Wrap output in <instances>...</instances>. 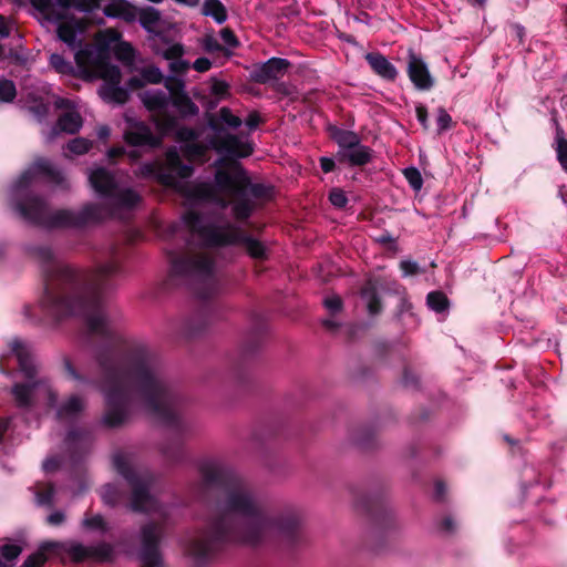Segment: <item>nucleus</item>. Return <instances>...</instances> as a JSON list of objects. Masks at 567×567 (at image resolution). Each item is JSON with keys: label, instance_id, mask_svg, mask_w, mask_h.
I'll return each instance as SVG.
<instances>
[{"label": "nucleus", "instance_id": "10", "mask_svg": "<svg viewBox=\"0 0 567 567\" xmlns=\"http://www.w3.org/2000/svg\"><path fill=\"white\" fill-rule=\"evenodd\" d=\"M144 106L152 113L157 130L165 134L175 127V117L172 114L171 92L161 89H150L141 93Z\"/></svg>", "mask_w": 567, "mask_h": 567}, {"label": "nucleus", "instance_id": "2", "mask_svg": "<svg viewBox=\"0 0 567 567\" xmlns=\"http://www.w3.org/2000/svg\"><path fill=\"white\" fill-rule=\"evenodd\" d=\"M199 472L204 485L220 489L224 496L217 516L187 537L185 547L189 556L202 561L228 543L259 546L272 540L292 543L297 538L300 516L296 511L274 513L262 496L220 461H203Z\"/></svg>", "mask_w": 567, "mask_h": 567}, {"label": "nucleus", "instance_id": "9", "mask_svg": "<svg viewBox=\"0 0 567 567\" xmlns=\"http://www.w3.org/2000/svg\"><path fill=\"white\" fill-rule=\"evenodd\" d=\"M74 51V60L80 74L85 79H102L99 95L106 103L124 104L128 91L121 86V72L116 65L105 63V50L92 45H81Z\"/></svg>", "mask_w": 567, "mask_h": 567}, {"label": "nucleus", "instance_id": "40", "mask_svg": "<svg viewBox=\"0 0 567 567\" xmlns=\"http://www.w3.org/2000/svg\"><path fill=\"white\" fill-rule=\"evenodd\" d=\"M183 54H184V47L181 43L168 44L162 51L163 58L168 60L169 62L173 61V60H176L178 58H182Z\"/></svg>", "mask_w": 567, "mask_h": 567}, {"label": "nucleus", "instance_id": "20", "mask_svg": "<svg viewBox=\"0 0 567 567\" xmlns=\"http://www.w3.org/2000/svg\"><path fill=\"white\" fill-rule=\"evenodd\" d=\"M371 69L381 78L385 80H394L398 75L395 66L380 53H368L365 55Z\"/></svg>", "mask_w": 567, "mask_h": 567}, {"label": "nucleus", "instance_id": "59", "mask_svg": "<svg viewBox=\"0 0 567 567\" xmlns=\"http://www.w3.org/2000/svg\"><path fill=\"white\" fill-rule=\"evenodd\" d=\"M111 135V130L107 125H100L96 128V136L102 140L106 141Z\"/></svg>", "mask_w": 567, "mask_h": 567}, {"label": "nucleus", "instance_id": "64", "mask_svg": "<svg viewBox=\"0 0 567 567\" xmlns=\"http://www.w3.org/2000/svg\"><path fill=\"white\" fill-rule=\"evenodd\" d=\"M322 323L324 327H327L330 330H334L339 326V323L337 321H334L333 319H324L322 321Z\"/></svg>", "mask_w": 567, "mask_h": 567}, {"label": "nucleus", "instance_id": "5", "mask_svg": "<svg viewBox=\"0 0 567 567\" xmlns=\"http://www.w3.org/2000/svg\"><path fill=\"white\" fill-rule=\"evenodd\" d=\"M181 226L189 238L185 249L167 250L169 272L202 299L215 296L220 289L216 264L208 248L243 241L251 257L261 259L266 256V247L260 241L244 236L225 216H202L196 210H188Z\"/></svg>", "mask_w": 567, "mask_h": 567}, {"label": "nucleus", "instance_id": "12", "mask_svg": "<svg viewBox=\"0 0 567 567\" xmlns=\"http://www.w3.org/2000/svg\"><path fill=\"white\" fill-rule=\"evenodd\" d=\"M56 109L62 110L63 113L59 116L55 127H53L47 136L49 142L53 141L59 131L66 134H75L83 125V120L78 111L76 102L65 97H56L54 100Z\"/></svg>", "mask_w": 567, "mask_h": 567}, {"label": "nucleus", "instance_id": "48", "mask_svg": "<svg viewBox=\"0 0 567 567\" xmlns=\"http://www.w3.org/2000/svg\"><path fill=\"white\" fill-rule=\"evenodd\" d=\"M400 269L402 270L403 276H411V275L417 274L420 270V267H419L417 262H415L413 260H402L400 262Z\"/></svg>", "mask_w": 567, "mask_h": 567}, {"label": "nucleus", "instance_id": "23", "mask_svg": "<svg viewBox=\"0 0 567 567\" xmlns=\"http://www.w3.org/2000/svg\"><path fill=\"white\" fill-rule=\"evenodd\" d=\"M202 12L204 16L212 17L219 24L227 19L226 9L219 0H204Z\"/></svg>", "mask_w": 567, "mask_h": 567}, {"label": "nucleus", "instance_id": "52", "mask_svg": "<svg viewBox=\"0 0 567 567\" xmlns=\"http://www.w3.org/2000/svg\"><path fill=\"white\" fill-rule=\"evenodd\" d=\"M65 519V515L61 511H55L52 514H50L47 518L48 524L58 526L61 525Z\"/></svg>", "mask_w": 567, "mask_h": 567}, {"label": "nucleus", "instance_id": "38", "mask_svg": "<svg viewBox=\"0 0 567 567\" xmlns=\"http://www.w3.org/2000/svg\"><path fill=\"white\" fill-rule=\"evenodd\" d=\"M452 117L446 112L445 109L439 107L436 111V125H437V133L441 134L442 132L449 130L452 127Z\"/></svg>", "mask_w": 567, "mask_h": 567}, {"label": "nucleus", "instance_id": "49", "mask_svg": "<svg viewBox=\"0 0 567 567\" xmlns=\"http://www.w3.org/2000/svg\"><path fill=\"white\" fill-rule=\"evenodd\" d=\"M12 432V420L10 417L0 420V442L3 440L6 435H9Z\"/></svg>", "mask_w": 567, "mask_h": 567}, {"label": "nucleus", "instance_id": "61", "mask_svg": "<svg viewBox=\"0 0 567 567\" xmlns=\"http://www.w3.org/2000/svg\"><path fill=\"white\" fill-rule=\"evenodd\" d=\"M181 136L187 141H194L196 138V133L194 130L184 128L179 132Z\"/></svg>", "mask_w": 567, "mask_h": 567}, {"label": "nucleus", "instance_id": "21", "mask_svg": "<svg viewBox=\"0 0 567 567\" xmlns=\"http://www.w3.org/2000/svg\"><path fill=\"white\" fill-rule=\"evenodd\" d=\"M121 38L122 35L117 30L107 28L97 32V45H91L95 49L105 50V63H110V49L114 48L121 41Z\"/></svg>", "mask_w": 567, "mask_h": 567}, {"label": "nucleus", "instance_id": "30", "mask_svg": "<svg viewBox=\"0 0 567 567\" xmlns=\"http://www.w3.org/2000/svg\"><path fill=\"white\" fill-rule=\"evenodd\" d=\"M86 529L104 534L109 530V525L102 515L85 516L82 522Z\"/></svg>", "mask_w": 567, "mask_h": 567}, {"label": "nucleus", "instance_id": "58", "mask_svg": "<svg viewBox=\"0 0 567 567\" xmlns=\"http://www.w3.org/2000/svg\"><path fill=\"white\" fill-rule=\"evenodd\" d=\"M320 165L324 173H329L334 168V159L330 157H321Z\"/></svg>", "mask_w": 567, "mask_h": 567}, {"label": "nucleus", "instance_id": "47", "mask_svg": "<svg viewBox=\"0 0 567 567\" xmlns=\"http://www.w3.org/2000/svg\"><path fill=\"white\" fill-rule=\"evenodd\" d=\"M556 152L561 167L567 172V140L563 137L557 140Z\"/></svg>", "mask_w": 567, "mask_h": 567}, {"label": "nucleus", "instance_id": "63", "mask_svg": "<svg viewBox=\"0 0 567 567\" xmlns=\"http://www.w3.org/2000/svg\"><path fill=\"white\" fill-rule=\"evenodd\" d=\"M512 29L515 32L516 37L519 39V41H522L524 37V28L519 24H514Z\"/></svg>", "mask_w": 567, "mask_h": 567}, {"label": "nucleus", "instance_id": "18", "mask_svg": "<svg viewBox=\"0 0 567 567\" xmlns=\"http://www.w3.org/2000/svg\"><path fill=\"white\" fill-rule=\"evenodd\" d=\"M385 287L377 279L369 280L361 290V297L367 303L370 315L374 316L381 312L382 306L379 299V290H384Z\"/></svg>", "mask_w": 567, "mask_h": 567}, {"label": "nucleus", "instance_id": "8", "mask_svg": "<svg viewBox=\"0 0 567 567\" xmlns=\"http://www.w3.org/2000/svg\"><path fill=\"white\" fill-rule=\"evenodd\" d=\"M44 20L56 25L58 38L71 50L81 47L78 35L82 23L71 14V9L92 12L101 8L105 17L133 22L136 19L135 8L126 0H109L101 6L100 0H30Z\"/></svg>", "mask_w": 567, "mask_h": 567}, {"label": "nucleus", "instance_id": "46", "mask_svg": "<svg viewBox=\"0 0 567 567\" xmlns=\"http://www.w3.org/2000/svg\"><path fill=\"white\" fill-rule=\"evenodd\" d=\"M323 305L331 315H336L342 309V300L337 295L326 297Z\"/></svg>", "mask_w": 567, "mask_h": 567}, {"label": "nucleus", "instance_id": "3", "mask_svg": "<svg viewBox=\"0 0 567 567\" xmlns=\"http://www.w3.org/2000/svg\"><path fill=\"white\" fill-rule=\"evenodd\" d=\"M91 187L103 200L86 204L80 210H52L43 198L33 193V186L44 179L54 186L66 188L68 179L49 159L39 158L27 168L10 188V204L25 221L48 229L82 228L105 217L125 218L142 202L140 192L123 182V174L104 167L89 171Z\"/></svg>", "mask_w": 567, "mask_h": 567}, {"label": "nucleus", "instance_id": "6", "mask_svg": "<svg viewBox=\"0 0 567 567\" xmlns=\"http://www.w3.org/2000/svg\"><path fill=\"white\" fill-rule=\"evenodd\" d=\"M7 348L0 354V372L8 373V360L13 355L23 378L21 381H16L11 389L12 399L19 409L31 411L40 400H43L45 405L54 411L56 420L62 423H72L82 415L87 406L86 396L83 393L73 392L59 400L58 391L50 379L40 375L29 342L13 337L8 340Z\"/></svg>", "mask_w": 567, "mask_h": 567}, {"label": "nucleus", "instance_id": "43", "mask_svg": "<svg viewBox=\"0 0 567 567\" xmlns=\"http://www.w3.org/2000/svg\"><path fill=\"white\" fill-rule=\"evenodd\" d=\"M21 546L17 544H4L0 548L1 556L6 560H13L21 554Z\"/></svg>", "mask_w": 567, "mask_h": 567}, {"label": "nucleus", "instance_id": "35", "mask_svg": "<svg viewBox=\"0 0 567 567\" xmlns=\"http://www.w3.org/2000/svg\"><path fill=\"white\" fill-rule=\"evenodd\" d=\"M54 495L55 488L51 484L43 486V488L35 493L37 502L40 505H51L53 503Z\"/></svg>", "mask_w": 567, "mask_h": 567}, {"label": "nucleus", "instance_id": "13", "mask_svg": "<svg viewBox=\"0 0 567 567\" xmlns=\"http://www.w3.org/2000/svg\"><path fill=\"white\" fill-rule=\"evenodd\" d=\"M64 550L75 561H82L85 559L95 561H109L112 559L114 554L113 546L104 542L90 546H85L80 543H71L64 545Z\"/></svg>", "mask_w": 567, "mask_h": 567}, {"label": "nucleus", "instance_id": "60", "mask_svg": "<svg viewBox=\"0 0 567 567\" xmlns=\"http://www.w3.org/2000/svg\"><path fill=\"white\" fill-rule=\"evenodd\" d=\"M123 154H124V147H122V146L111 147L106 153L109 159H113Z\"/></svg>", "mask_w": 567, "mask_h": 567}, {"label": "nucleus", "instance_id": "28", "mask_svg": "<svg viewBox=\"0 0 567 567\" xmlns=\"http://www.w3.org/2000/svg\"><path fill=\"white\" fill-rule=\"evenodd\" d=\"M426 303L430 309L441 313L447 309L449 300L444 293L440 291H433L427 295Z\"/></svg>", "mask_w": 567, "mask_h": 567}, {"label": "nucleus", "instance_id": "29", "mask_svg": "<svg viewBox=\"0 0 567 567\" xmlns=\"http://www.w3.org/2000/svg\"><path fill=\"white\" fill-rule=\"evenodd\" d=\"M101 497L107 505H115L122 498V493L116 484H105L101 489Z\"/></svg>", "mask_w": 567, "mask_h": 567}, {"label": "nucleus", "instance_id": "15", "mask_svg": "<svg viewBox=\"0 0 567 567\" xmlns=\"http://www.w3.org/2000/svg\"><path fill=\"white\" fill-rule=\"evenodd\" d=\"M128 127L124 133L125 141L135 146H156L159 140L152 133L151 128L143 122L132 121L126 116Z\"/></svg>", "mask_w": 567, "mask_h": 567}, {"label": "nucleus", "instance_id": "50", "mask_svg": "<svg viewBox=\"0 0 567 567\" xmlns=\"http://www.w3.org/2000/svg\"><path fill=\"white\" fill-rule=\"evenodd\" d=\"M193 68L197 71V72H206L208 71L210 68H212V62L209 59L207 58H198L194 63H193Z\"/></svg>", "mask_w": 567, "mask_h": 567}, {"label": "nucleus", "instance_id": "33", "mask_svg": "<svg viewBox=\"0 0 567 567\" xmlns=\"http://www.w3.org/2000/svg\"><path fill=\"white\" fill-rule=\"evenodd\" d=\"M50 65L61 74H70L73 72V65L66 61L61 54L53 53L50 55Z\"/></svg>", "mask_w": 567, "mask_h": 567}, {"label": "nucleus", "instance_id": "42", "mask_svg": "<svg viewBox=\"0 0 567 567\" xmlns=\"http://www.w3.org/2000/svg\"><path fill=\"white\" fill-rule=\"evenodd\" d=\"M190 64L188 61L184 60L183 56L169 62V70L174 74L172 78H178V75L184 74Z\"/></svg>", "mask_w": 567, "mask_h": 567}, {"label": "nucleus", "instance_id": "62", "mask_svg": "<svg viewBox=\"0 0 567 567\" xmlns=\"http://www.w3.org/2000/svg\"><path fill=\"white\" fill-rule=\"evenodd\" d=\"M445 489H446V486L443 482H436L435 483V496L437 498H441L443 497L444 493H445Z\"/></svg>", "mask_w": 567, "mask_h": 567}, {"label": "nucleus", "instance_id": "14", "mask_svg": "<svg viewBox=\"0 0 567 567\" xmlns=\"http://www.w3.org/2000/svg\"><path fill=\"white\" fill-rule=\"evenodd\" d=\"M165 85L171 92L172 109H177L184 115H194L198 112L196 104L184 92L185 83L181 78H168Z\"/></svg>", "mask_w": 567, "mask_h": 567}, {"label": "nucleus", "instance_id": "1", "mask_svg": "<svg viewBox=\"0 0 567 567\" xmlns=\"http://www.w3.org/2000/svg\"><path fill=\"white\" fill-rule=\"evenodd\" d=\"M32 254L42 264L44 290L39 307H23L24 318L30 322L42 321L39 310L54 321L82 315L91 333L111 342L96 353L95 384L106 406L103 423L118 426L134 413L144 412L169 429L185 432L188 425L181 411L182 399L164 375L156 352L144 342L118 346L104 309L102 293L121 271L117 250L109 247L100 251L90 271L58 260L47 245L33 247Z\"/></svg>", "mask_w": 567, "mask_h": 567}, {"label": "nucleus", "instance_id": "31", "mask_svg": "<svg viewBox=\"0 0 567 567\" xmlns=\"http://www.w3.org/2000/svg\"><path fill=\"white\" fill-rule=\"evenodd\" d=\"M93 143L84 137H76L66 144V150L74 155H83L87 153Z\"/></svg>", "mask_w": 567, "mask_h": 567}, {"label": "nucleus", "instance_id": "22", "mask_svg": "<svg viewBox=\"0 0 567 567\" xmlns=\"http://www.w3.org/2000/svg\"><path fill=\"white\" fill-rule=\"evenodd\" d=\"M60 547L64 549V545L56 542L43 543L38 551L33 553L24 560L21 567H41L47 560L45 553Z\"/></svg>", "mask_w": 567, "mask_h": 567}, {"label": "nucleus", "instance_id": "51", "mask_svg": "<svg viewBox=\"0 0 567 567\" xmlns=\"http://www.w3.org/2000/svg\"><path fill=\"white\" fill-rule=\"evenodd\" d=\"M415 112H416L417 121L421 123V125L424 128H427L429 127V123H427V110H426V107L424 105H417L415 107Z\"/></svg>", "mask_w": 567, "mask_h": 567}, {"label": "nucleus", "instance_id": "44", "mask_svg": "<svg viewBox=\"0 0 567 567\" xmlns=\"http://www.w3.org/2000/svg\"><path fill=\"white\" fill-rule=\"evenodd\" d=\"M229 85L221 80L212 79L210 93L218 99H224L228 94Z\"/></svg>", "mask_w": 567, "mask_h": 567}, {"label": "nucleus", "instance_id": "26", "mask_svg": "<svg viewBox=\"0 0 567 567\" xmlns=\"http://www.w3.org/2000/svg\"><path fill=\"white\" fill-rule=\"evenodd\" d=\"M32 100V104L28 107L29 112L34 116L38 122H43L47 120L50 111V103L43 100H38L32 94H30Z\"/></svg>", "mask_w": 567, "mask_h": 567}, {"label": "nucleus", "instance_id": "19", "mask_svg": "<svg viewBox=\"0 0 567 567\" xmlns=\"http://www.w3.org/2000/svg\"><path fill=\"white\" fill-rule=\"evenodd\" d=\"M371 148L361 143L346 152H337V159L340 163H348L351 166H362L371 161Z\"/></svg>", "mask_w": 567, "mask_h": 567}, {"label": "nucleus", "instance_id": "4", "mask_svg": "<svg viewBox=\"0 0 567 567\" xmlns=\"http://www.w3.org/2000/svg\"><path fill=\"white\" fill-rule=\"evenodd\" d=\"M193 166L182 162L176 148L166 152L165 165L158 163H144L140 167V175L153 177L161 184L179 192L189 206L188 210H196L202 216H225L229 198L234 199L233 212L237 219H246L254 209L252 199H268L271 197V187L260 183H251L244 168L230 164L226 169L219 168L215 173V184L200 182L189 183Z\"/></svg>", "mask_w": 567, "mask_h": 567}, {"label": "nucleus", "instance_id": "24", "mask_svg": "<svg viewBox=\"0 0 567 567\" xmlns=\"http://www.w3.org/2000/svg\"><path fill=\"white\" fill-rule=\"evenodd\" d=\"M142 79L132 78L128 82L131 89H136L143 85V82L159 83L163 79V74L158 68L148 66L145 68L142 73Z\"/></svg>", "mask_w": 567, "mask_h": 567}, {"label": "nucleus", "instance_id": "55", "mask_svg": "<svg viewBox=\"0 0 567 567\" xmlns=\"http://www.w3.org/2000/svg\"><path fill=\"white\" fill-rule=\"evenodd\" d=\"M441 528L443 532L452 533L456 528V520L452 516H446L441 522Z\"/></svg>", "mask_w": 567, "mask_h": 567}, {"label": "nucleus", "instance_id": "37", "mask_svg": "<svg viewBox=\"0 0 567 567\" xmlns=\"http://www.w3.org/2000/svg\"><path fill=\"white\" fill-rule=\"evenodd\" d=\"M116 56L125 62H131L134 58V51L130 43L120 41L114 48Z\"/></svg>", "mask_w": 567, "mask_h": 567}, {"label": "nucleus", "instance_id": "45", "mask_svg": "<svg viewBox=\"0 0 567 567\" xmlns=\"http://www.w3.org/2000/svg\"><path fill=\"white\" fill-rule=\"evenodd\" d=\"M329 200L337 208H343L348 203L346 193L340 188H333L330 192Z\"/></svg>", "mask_w": 567, "mask_h": 567}, {"label": "nucleus", "instance_id": "32", "mask_svg": "<svg viewBox=\"0 0 567 567\" xmlns=\"http://www.w3.org/2000/svg\"><path fill=\"white\" fill-rule=\"evenodd\" d=\"M17 95V89L11 80L0 79V103H10Z\"/></svg>", "mask_w": 567, "mask_h": 567}, {"label": "nucleus", "instance_id": "17", "mask_svg": "<svg viewBox=\"0 0 567 567\" xmlns=\"http://www.w3.org/2000/svg\"><path fill=\"white\" fill-rule=\"evenodd\" d=\"M408 74L412 83L419 90H430L433 86V79L426 63L412 51L409 54Z\"/></svg>", "mask_w": 567, "mask_h": 567}, {"label": "nucleus", "instance_id": "39", "mask_svg": "<svg viewBox=\"0 0 567 567\" xmlns=\"http://www.w3.org/2000/svg\"><path fill=\"white\" fill-rule=\"evenodd\" d=\"M219 120L221 123L233 128H237L241 125V120L238 116L234 115L231 111L227 107H221L219 110Z\"/></svg>", "mask_w": 567, "mask_h": 567}, {"label": "nucleus", "instance_id": "25", "mask_svg": "<svg viewBox=\"0 0 567 567\" xmlns=\"http://www.w3.org/2000/svg\"><path fill=\"white\" fill-rule=\"evenodd\" d=\"M333 138L336 140L339 150L338 152H346L351 147L360 144L359 136L350 131L336 130L333 133Z\"/></svg>", "mask_w": 567, "mask_h": 567}, {"label": "nucleus", "instance_id": "53", "mask_svg": "<svg viewBox=\"0 0 567 567\" xmlns=\"http://www.w3.org/2000/svg\"><path fill=\"white\" fill-rule=\"evenodd\" d=\"M220 38L223 39L224 43L229 45V47H236L237 45L236 37L228 29H224V30L220 31Z\"/></svg>", "mask_w": 567, "mask_h": 567}, {"label": "nucleus", "instance_id": "36", "mask_svg": "<svg viewBox=\"0 0 567 567\" xmlns=\"http://www.w3.org/2000/svg\"><path fill=\"white\" fill-rule=\"evenodd\" d=\"M404 176L406 181L409 182L410 186L414 190H420L423 186V178L421 176V173L415 167H408L404 169Z\"/></svg>", "mask_w": 567, "mask_h": 567}, {"label": "nucleus", "instance_id": "54", "mask_svg": "<svg viewBox=\"0 0 567 567\" xmlns=\"http://www.w3.org/2000/svg\"><path fill=\"white\" fill-rule=\"evenodd\" d=\"M12 29V23L7 20L3 16H0V38L9 37Z\"/></svg>", "mask_w": 567, "mask_h": 567}, {"label": "nucleus", "instance_id": "57", "mask_svg": "<svg viewBox=\"0 0 567 567\" xmlns=\"http://www.w3.org/2000/svg\"><path fill=\"white\" fill-rule=\"evenodd\" d=\"M259 115L254 112L248 115L245 123L249 127V130H255L259 125Z\"/></svg>", "mask_w": 567, "mask_h": 567}, {"label": "nucleus", "instance_id": "34", "mask_svg": "<svg viewBox=\"0 0 567 567\" xmlns=\"http://www.w3.org/2000/svg\"><path fill=\"white\" fill-rule=\"evenodd\" d=\"M140 20H141V24L145 28V29H152L153 27H155L159 20H161V14L157 10L151 8V9H147L145 11L142 12L141 17H140Z\"/></svg>", "mask_w": 567, "mask_h": 567}, {"label": "nucleus", "instance_id": "16", "mask_svg": "<svg viewBox=\"0 0 567 567\" xmlns=\"http://www.w3.org/2000/svg\"><path fill=\"white\" fill-rule=\"evenodd\" d=\"M289 66L286 59L271 58L265 63H261L252 71V79L259 83H267L272 80H278L284 76Z\"/></svg>", "mask_w": 567, "mask_h": 567}, {"label": "nucleus", "instance_id": "7", "mask_svg": "<svg viewBox=\"0 0 567 567\" xmlns=\"http://www.w3.org/2000/svg\"><path fill=\"white\" fill-rule=\"evenodd\" d=\"M112 461L116 472L132 488L131 509L153 516V519L141 528L140 560L144 567H159L162 565L159 542L163 524L169 515L171 507L159 504L152 494L154 476L146 468L141 467L132 454L116 452Z\"/></svg>", "mask_w": 567, "mask_h": 567}, {"label": "nucleus", "instance_id": "41", "mask_svg": "<svg viewBox=\"0 0 567 567\" xmlns=\"http://www.w3.org/2000/svg\"><path fill=\"white\" fill-rule=\"evenodd\" d=\"M63 368L66 372V374L69 375L70 379L76 381V382H80V383H90V380L87 378H85L84 375H82L72 364V362L70 361V359L68 358H64L63 359Z\"/></svg>", "mask_w": 567, "mask_h": 567}, {"label": "nucleus", "instance_id": "27", "mask_svg": "<svg viewBox=\"0 0 567 567\" xmlns=\"http://www.w3.org/2000/svg\"><path fill=\"white\" fill-rule=\"evenodd\" d=\"M65 444L70 450H83L89 444V435L83 431H70L65 437Z\"/></svg>", "mask_w": 567, "mask_h": 567}, {"label": "nucleus", "instance_id": "56", "mask_svg": "<svg viewBox=\"0 0 567 567\" xmlns=\"http://www.w3.org/2000/svg\"><path fill=\"white\" fill-rule=\"evenodd\" d=\"M42 466L47 473L53 472L59 467V460L56 457H49L43 462Z\"/></svg>", "mask_w": 567, "mask_h": 567}, {"label": "nucleus", "instance_id": "11", "mask_svg": "<svg viewBox=\"0 0 567 567\" xmlns=\"http://www.w3.org/2000/svg\"><path fill=\"white\" fill-rule=\"evenodd\" d=\"M209 145L220 156V161L247 157L252 153V145L247 136L230 134L224 130H216Z\"/></svg>", "mask_w": 567, "mask_h": 567}]
</instances>
